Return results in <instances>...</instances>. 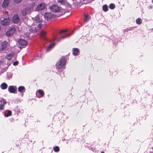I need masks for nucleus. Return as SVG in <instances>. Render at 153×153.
Instances as JSON below:
<instances>
[{
    "label": "nucleus",
    "instance_id": "1",
    "mask_svg": "<svg viewBox=\"0 0 153 153\" xmlns=\"http://www.w3.org/2000/svg\"><path fill=\"white\" fill-rule=\"evenodd\" d=\"M67 58L65 56H62L59 61L56 64V68L57 69L62 68L66 63Z\"/></svg>",
    "mask_w": 153,
    "mask_h": 153
},
{
    "label": "nucleus",
    "instance_id": "2",
    "mask_svg": "<svg viewBox=\"0 0 153 153\" xmlns=\"http://www.w3.org/2000/svg\"><path fill=\"white\" fill-rule=\"evenodd\" d=\"M49 9L53 13H62L61 14H63V13H65L64 10L57 5L53 4L50 6L49 7Z\"/></svg>",
    "mask_w": 153,
    "mask_h": 153
},
{
    "label": "nucleus",
    "instance_id": "3",
    "mask_svg": "<svg viewBox=\"0 0 153 153\" xmlns=\"http://www.w3.org/2000/svg\"><path fill=\"white\" fill-rule=\"evenodd\" d=\"M16 30L15 27H11L6 32V35L7 36H10L15 32Z\"/></svg>",
    "mask_w": 153,
    "mask_h": 153
},
{
    "label": "nucleus",
    "instance_id": "4",
    "mask_svg": "<svg viewBox=\"0 0 153 153\" xmlns=\"http://www.w3.org/2000/svg\"><path fill=\"white\" fill-rule=\"evenodd\" d=\"M46 7V4L44 3H40L36 7V10L39 11L45 9Z\"/></svg>",
    "mask_w": 153,
    "mask_h": 153
},
{
    "label": "nucleus",
    "instance_id": "5",
    "mask_svg": "<svg viewBox=\"0 0 153 153\" xmlns=\"http://www.w3.org/2000/svg\"><path fill=\"white\" fill-rule=\"evenodd\" d=\"M31 12L27 7L23 8L21 11V13L23 16H25L28 14H30Z\"/></svg>",
    "mask_w": 153,
    "mask_h": 153
},
{
    "label": "nucleus",
    "instance_id": "6",
    "mask_svg": "<svg viewBox=\"0 0 153 153\" xmlns=\"http://www.w3.org/2000/svg\"><path fill=\"white\" fill-rule=\"evenodd\" d=\"M53 14L50 13H47L45 14L44 18L47 20L51 19L53 16Z\"/></svg>",
    "mask_w": 153,
    "mask_h": 153
},
{
    "label": "nucleus",
    "instance_id": "7",
    "mask_svg": "<svg viewBox=\"0 0 153 153\" xmlns=\"http://www.w3.org/2000/svg\"><path fill=\"white\" fill-rule=\"evenodd\" d=\"M42 25L40 23H39L37 26V27L39 28V29H37L36 28L34 29V28H30L29 29V30L31 32L36 33L38 30H40L41 28Z\"/></svg>",
    "mask_w": 153,
    "mask_h": 153
},
{
    "label": "nucleus",
    "instance_id": "8",
    "mask_svg": "<svg viewBox=\"0 0 153 153\" xmlns=\"http://www.w3.org/2000/svg\"><path fill=\"white\" fill-rule=\"evenodd\" d=\"M33 21L36 23H41L42 22V19L40 16L38 15L33 19Z\"/></svg>",
    "mask_w": 153,
    "mask_h": 153
},
{
    "label": "nucleus",
    "instance_id": "9",
    "mask_svg": "<svg viewBox=\"0 0 153 153\" xmlns=\"http://www.w3.org/2000/svg\"><path fill=\"white\" fill-rule=\"evenodd\" d=\"M16 90L17 88L16 87H14L13 86H10L8 88V90L10 93H16Z\"/></svg>",
    "mask_w": 153,
    "mask_h": 153
},
{
    "label": "nucleus",
    "instance_id": "10",
    "mask_svg": "<svg viewBox=\"0 0 153 153\" xmlns=\"http://www.w3.org/2000/svg\"><path fill=\"white\" fill-rule=\"evenodd\" d=\"M18 42L19 45L24 46H26L27 43L26 40L22 39H19L18 40Z\"/></svg>",
    "mask_w": 153,
    "mask_h": 153
},
{
    "label": "nucleus",
    "instance_id": "11",
    "mask_svg": "<svg viewBox=\"0 0 153 153\" xmlns=\"http://www.w3.org/2000/svg\"><path fill=\"white\" fill-rule=\"evenodd\" d=\"M0 102L1 104H0V111L4 110V105L6 103V100L4 99H1Z\"/></svg>",
    "mask_w": 153,
    "mask_h": 153
},
{
    "label": "nucleus",
    "instance_id": "12",
    "mask_svg": "<svg viewBox=\"0 0 153 153\" xmlns=\"http://www.w3.org/2000/svg\"><path fill=\"white\" fill-rule=\"evenodd\" d=\"M10 22V20L9 18H5L3 20L1 21V24L3 25H8Z\"/></svg>",
    "mask_w": 153,
    "mask_h": 153
},
{
    "label": "nucleus",
    "instance_id": "13",
    "mask_svg": "<svg viewBox=\"0 0 153 153\" xmlns=\"http://www.w3.org/2000/svg\"><path fill=\"white\" fill-rule=\"evenodd\" d=\"M19 18L18 15L16 14L13 16L12 21L14 23H16L19 22Z\"/></svg>",
    "mask_w": 153,
    "mask_h": 153
},
{
    "label": "nucleus",
    "instance_id": "14",
    "mask_svg": "<svg viewBox=\"0 0 153 153\" xmlns=\"http://www.w3.org/2000/svg\"><path fill=\"white\" fill-rule=\"evenodd\" d=\"M36 4L35 3L32 2V3H29L28 4V7H27L30 10L31 12L33 11V8L35 6Z\"/></svg>",
    "mask_w": 153,
    "mask_h": 153
},
{
    "label": "nucleus",
    "instance_id": "15",
    "mask_svg": "<svg viewBox=\"0 0 153 153\" xmlns=\"http://www.w3.org/2000/svg\"><path fill=\"white\" fill-rule=\"evenodd\" d=\"M36 92H38V94L40 95L39 97H38L37 96V97L38 98H41L43 97L45 94V93L44 91L41 89H39Z\"/></svg>",
    "mask_w": 153,
    "mask_h": 153
},
{
    "label": "nucleus",
    "instance_id": "16",
    "mask_svg": "<svg viewBox=\"0 0 153 153\" xmlns=\"http://www.w3.org/2000/svg\"><path fill=\"white\" fill-rule=\"evenodd\" d=\"M8 42L6 41L3 42L1 44V50H4L7 47Z\"/></svg>",
    "mask_w": 153,
    "mask_h": 153
},
{
    "label": "nucleus",
    "instance_id": "17",
    "mask_svg": "<svg viewBox=\"0 0 153 153\" xmlns=\"http://www.w3.org/2000/svg\"><path fill=\"white\" fill-rule=\"evenodd\" d=\"M10 0H4L3 2L2 6L3 7H7L9 3Z\"/></svg>",
    "mask_w": 153,
    "mask_h": 153
},
{
    "label": "nucleus",
    "instance_id": "18",
    "mask_svg": "<svg viewBox=\"0 0 153 153\" xmlns=\"http://www.w3.org/2000/svg\"><path fill=\"white\" fill-rule=\"evenodd\" d=\"M14 55V53L13 52H11L9 54H7L6 56L7 59L9 60L11 59Z\"/></svg>",
    "mask_w": 153,
    "mask_h": 153
},
{
    "label": "nucleus",
    "instance_id": "19",
    "mask_svg": "<svg viewBox=\"0 0 153 153\" xmlns=\"http://www.w3.org/2000/svg\"><path fill=\"white\" fill-rule=\"evenodd\" d=\"M46 33H47L46 32H45L43 30L41 31L40 33V34L41 36L43 39H46L45 37L46 36Z\"/></svg>",
    "mask_w": 153,
    "mask_h": 153
},
{
    "label": "nucleus",
    "instance_id": "20",
    "mask_svg": "<svg viewBox=\"0 0 153 153\" xmlns=\"http://www.w3.org/2000/svg\"><path fill=\"white\" fill-rule=\"evenodd\" d=\"M7 87V85L6 83L3 82L2 83L1 85V87L2 89H6Z\"/></svg>",
    "mask_w": 153,
    "mask_h": 153
},
{
    "label": "nucleus",
    "instance_id": "21",
    "mask_svg": "<svg viewBox=\"0 0 153 153\" xmlns=\"http://www.w3.org/2000/svg\"><path fill=\"white\" fill-rule=\"evenodd\" d=\"M90 16L88 14H85L84 15V22H88Z\"/></svg>",
    "mask_w": 153,
    "mask_h": 153
},
{
    "label": "nucleus",
    "instance_id": "22",
    "mask_svg": "<svg viewBox=\"0 0 153 153\" xmlns=\"http://www.w3.org/2000/svg\"><path fill=\"white\" fill-rule=\"evenodd\" d=\"M79 50L78 48H74V49L73 53L74 55H77V53L79 52Z\"/></svg>",
    "mask_w": 153,
    "mask_h": 153
},
{
    "label": "nucleus",
    "instance_id": "23",
    "mask_svg": "<svg viewBox=\"0 0 153 153\" xmlns=\"http://www.w3.org/2000/svg\"><path fill=\"white\" fill-rule=\"evenodd\" d=\"M70 35L69 34L66 33L63 36H61L60 38L58 39V41L60 40L61 39H64L66 37L69 36Z\"/></svg>",
    "mask_w": 153,
    "mask_h": 153
},
{
    "label": "nucleus",
    "instance_id": "24",
    "mask_svg": "<svg viewBox=\"0 0 153 153\" xmlns=\"http://www.w3.org/2000/svg\"><path fill=\"white\" fill-rule=\"evenodd\" d=\"M102 10L105 12H107L108 10V6L105 4L103 5L102 7Z\"/></svg>",
    "mask_w": 153,
    "mask_h": 153
},
{
    "label": "nucleus",
    "instance_id": "25",
    "mask_svg": "<svg viewBox=\"0 0 153 153\" xmlns=\"http://www.w3.org/2000/svg\"><path fill=\"white\" fill-rule=\"evenodd\" d=\"M136 23L138 25H140L142 23V20L140 18H138L136 20Z\"/></svg>",
    "mask_w": 153,
    "mask_h": 153
},
{
    "label": "nucleus",
    "instance_id": "26",
    "mask_svg": "<svg viewBox=\"0 0 153 153\" xmlns=\"http://www.w3.org/2000/svg\"><path fill=\"white\" fill-rule=\"evenodd\" d=\"M54 45V43H52L50 45H49L48 46L47 49V51H49L51 50V49L53 47Z\"/></svg>",
    "mask_w": 153,
    "mask_h": 153
},
{
    "label": "nucleus",
    "instance_id": "27",
    "mask_svg": "<svg viewBox=\"0 0 153 153\" xmlns=\"http://www.w3.org/2000/svg\"><path fill=\"white\" fill-rule=\"evenodd\" d=\"M25 89V88L23 86H20L18 88V91L19 92H22V91Z\"/></svg>",
    "mask_w": 153,
    "mask_h": 153
},
{
    "label": "nucleus",
    "instance_id": "28",
    "mask_svg": "<svg viewBox=\"0 0 153 153\" xmlns=\"http://www.w3.org/2000/svg\"><path fill=\"white\" fill-rule=\"evenodd\" d=\"M53 150L55 152H58L59 150V148L58 146H56L53 148Z\"/></svg>",
    "mask_w": 153,
    "mask_h": 153
},
{
    "label": "nucleus",
    "instance_id": "29",
    "mask_svg": "<svg viewBox=\"0 0 153 153\" xmlns=\"http://www.w3.org/2000/svg\"><path fill=\"white\" fill-rule=\"evenodd\" d=\"M109 7L111 9H113L115 8V5L114 4L111 3L109 5Z\"/></svg>",
    "mask_w": 153,
    "mask_h": 153
},
{
    "label": "nucleus",
    "instance_id": "30",
    "mask_svg": "<svg viewBox=\"0 0 153 153\" xmlns=\"http://www.w3.org/2000/svg\"><path fill=\"white\" fill-rule=\"evenodd\" d=\"M12 115V112L11 111H8L6 114H5L6 117H8L9 116H11Z\"/></svg>",
    "mask_w": 153,
    "mask_h": 153
},
{
    "label": "nucleus",
    "instance_id": "31",
    "mask_svg": "<svg viewBox=\"0 0 153 153\" xmlns=\"http://www.w3.org/2000/svg\"><path fill=\"white\" fill-rule=\"evenodd\" d=\"M30 34L28 32L26 33H24V36L26 38H29Z\"/></svg>",
    "mask_w": 153,
    "mask_h": 153
},
{
    "label": "nucleus",
    "instance_id": "32",
    "mask_svg": "<svg viewBox=\"0 0 153 153\" xmlns=\"http://www.w3.org/2000/svg\"><path fill=\"white\" fill-rule=\"evenodd\" d=\"M67 31V30H61L59 31V33L60 35H61L63 33H65Z\"/></svg>",
    "mask_w": 153,
    "mask_h": 153
},
{
    "label": "nucleus",
    "instance_id": "33",
    "mask_svg": "<svg viewBox=\"0 0 153 153\" xmlns=\"http://www.w3.org/2000/svg\"><path fill=\"white\" fill-rule=\"evenodd\" d=\"M57 2L58 3H60L61 4L64 3L65 2V0H58Z\"/></svg>",
    "mask_w": 153,
    "mask_h": 153
},
{
    "label": "nucleus",
    "instance_id": "34",
    "mask_svg": "<svg viewBox=\"0 0 153 153\" xmlns=\"http://www.w3.org/2000/svg\"><path fill=\"white\" fill-rule=\"evenodd\" d=\"M18 62L16 61H15V62H13V64L14 65V66H16V65H17L18 64Z\"/></svg>",
    "mask_w": 153,
    "mask_h": 153
},
{
    "label": "nucleus",
    "instance_id": "35",
    "mask_svg": "<svg viewBox=\"0 0 153 153\" xmlns=\"http://www.w3.org/2000/svg\"><path fill=\"white\" fill-rule=\"evenodd\" d=\"M14 1L16 3H20L22 1V0H14Z\"/></svg>",
    "mask_w": 153,
    "mask_h": 153
},
{
    "label": "nucleus",
    "instance_id": "36",
    "mask_svg": "<svg viewBox=\"0 0 153 153\" xmlns=\"http://www.w3.org/2000/svg\"><path fill=\"white\" fill-rule=\"evenodd\" d=\"M101 153H104V152L103 151H102Z\"/></svg>",
    "mask_w": 153,
    "mask_h": 153
},
{
    "label": "nucleus",
    "instance_id": "37",
    "mask_svg": "<svg viewBox=\"0 0 153 153\" xmlns=\"http://www.w3.org/2000/svg\"><path fill=\"white\" fill-rule=\"evenodd\" d=\"M152 3L153 4V0H152Z\"/></svg>",
    "mask_w": 153,
    "mask_h": 153
},
{
    "label": "nucleus",
    "instance_id": "38",
    "mask_svg": "<svg viewBox=\"0 0 153 153\" xmlns=\"http://www.w3.org/2000/svg\"><path fill=\"white\" fill-rule=\"evenodd\" d=\"M6 13H8V12H7V11H6Z\"/></svg>",
    "mask_w": 153,
    "mask_h": 153
}]
</instances>
